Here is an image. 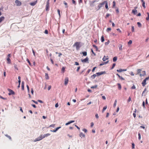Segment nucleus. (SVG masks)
Masks as SVG:
<instances>
[{"mask_svg": "<svg viewBox=\"0 0 149 149\" xmlns=\"http://www.w3.org/2000/svg\"><path fill=\"white\" fill-rule=\"evenodd\" d=\"M141 69H138L137 70V74H139V76L141 77L142 76H144L146 75V72L145 71H143L142 72V74H141Z\"/></svg>", "mask_w": 149, "mask_h": 149, "instance_id": "1", "label": "nucleus"}, {"mask_svg": "<svg viewBox=\"0 0 149 149\" xmlns=\"http://www.w3.org/2000/svg\"><path fill=\"white\" fill-rule=\"evenodd\" d=\"M80 42H76L74 44L73 46L74 47L76 46L77 50H79L81 47V45H80Z\"/></svg>", "mask_w": 149, "mask_h": 149, "instance_id": "2", "label": "nucleus"}, {"mask_svg": "<svg viewBox=\"0 0 149 149\" xmlns=\"http://www.w3.org/2000/svg\"><path fill=\"white\" fill-rule=\"evenodd\" d=\"M105 73L106 72L105 71L96 73V74H94V77H95L97 76H99L102 74H105Z\"/></svg>", "mask_w": 149, "mask_h": 149, "instance_id": "3", "label": "nucleus"}, {"mask_svg": "<svg viewBox=\"0 0 149 149\" xmlns=\"http://www.w3.org/2000/svg\"><path fill=\"white\" fill-rule=\"evenodd\" d=\"M8 90L9 92V93H8V95H14L15 94V92L9 88H8Z\"/></svg>", "mask_w": 149, "mask_h": 149, "instance_id": "4", "label": "nucleus"}, {"mask_svg": "<svg viewBox=\"0 0 149 149\" xmlns=\"http://www.w3.org/2000/svg\"><path fill=\"white\" fill-rule=\"evenodd\" d=\"M42 134H41L40 135V136L38 137V138H37L36 139H35L34 141V142H36L37 141H40L42 139H43V138L42 137Z\"/></svg>", "mask_w": 149, "mask_h": 149, "instance_id": "5", "label": "nucleus"}, {"mask_svg": "<svg viewBox=\"0 0 149 149\" xmlns=\"http://www.w3.org/2000/svg\"><path fill=\"white\" fill-rule=\"evenodd\" d=\"M15 3L17 6H20L22 5V3L18 0H16Z\"/></svg>", "mask_w": 149, "mask_h": 149, "instance_id": "6", "label": "nucleus"}, {"mask_svg": "<svg viewBox=\"0 0 149 149\" xmlns=\"http://www.w3.org/2000/svg\"><path fill=\"white\" fill-rule=\"evenodd\" d=\"M49 0H48L47 3V4H46V11H48V9H49Z\"/></svg>", "mask_w": 149, "mask_h": 149, "instance_id": "7", "label": "nucleus"}, {"mask_svg": "<svg viewBox=\"0 0 149 149\" xmlns=\"http://www.w3.org/2000/svg\"><path fill=\"white\" fill-rule=\"evenodd\" d=\"M106 3V1H105L102 3H101L99 4L98 7L99 8L101 7L103 5H104L105 3Z\"/></svg>", "mask_w": 149, "mask_h": 149, "instance_id": "8", "label": "nucleus"}, {"mask_svg": "<svg viewBox=\"0 0 149 149\" xmlns=\"http://www.w3.org/2000/svg\"><path fill=\"white\" fill-rule=\"evenodd\" d=\"M68 77H66L65 79V81H64V85L65 86H66L68 82Z\"/></svg>", "mask_w": 149, "mask_h": 149, "instance_id": "9", "label": "nucleus"}, {"mask_svg": "<svg viewBox=\"0 0 149 149\" xmlns=\"http://www.w3.org/2000/svg\"><path fill=\"white\" fill-rule=\"evenodd\" d=\"M88 60V57H86V58L84 59H81V61L83 63L86 62Z\"/></svg>", "mask_w": 149, "mask_h": 149, "instance_id": "10", "label": "nucleus"}, {"mask_svg": "<svg viewBox=\"0 0 149 149\" xmlns=\"http://www.w3.org/2000/svg\"><path fill=\"white\" fill-rule=\"evenodd\" d=\"M50 135V134H49V133H47L46 134H44V135H42V136L43 138H43H44L45 137H47V136H49V135Z\"/></svg>", "mask_w": 149, "mask_h": 149, "instance_id": "11", "label": "nucleus"}, {"mask_svg": "<svg viewBox=\"0 0 149 149\" xmlns=\"http://www.w3.org/2000/svg\"><path fill=\"white\" fill-rule=\"evenodd\" d=\"M146 80L144 79L142 81V84L143 86H144L146 84Z\"/></svg>", "mask_w": 149, "mask_h": 149, "instance_id": "12", "label": "nucleus"}, {"mask_svg": "<svg viewBox=\"0 0 149 149\" xmlns=\"http://www.w3.org/2000/svg\"><path fill=\"white\" fill-rule=\"evenodd\" d=\"M108 59V56H104L102 60L103 61H105L106 60Z\"/></svg>", "mask_w": 149, "mask_h": 149, "instance_id": "13", "label": "nucleus"}, {"mask_svg": "<svg viewBox=\"0 0 149 149\" xmlns=\"http://www.w3.org/2000/svg\"><path fill=\"white\" fill-rule=\"evenodd\" d=\"M74 120H71V121H70L69 122H68L67 123H66L65 124V125H67L72 123H74Z\"/></svg>", "mask_w": 149, "mask_h": 149, "instance_id": "14", "label": "nucleus"}, {"mask_svg": "<svg viewBox=\"0 0 149 149\" xmlns=\"http://www.w3.org/2000/svg\"><path fill=\"white\" fill-rule=\"evenodd\" d=\"M24 81H22V90H24Z\"/></svg>", "mask_w": 149, "mask_h": 149, "instance_id": "15", "label": "nucleus"}, {"mask_svg": "<svg viewBox=\"0 0 149 149\" xmlns=\"http://www.w3.org/2000/svg\"><path fill=\"white\" fill-rule=\"evenodd\" d=\"M37 1H36L34 2H31L30 3V5L32 6H34L36 3Z\"/></svg>", "mask_w": 149, "mask_h": 149, "instance_id": "16", "label": "nucleus"}, {"mask_svg": "<svg viewBox=\"0 0 149 149\" xmlns=\"http://www.w3.org/2000/svg\"><path fill=\"white\" fill-rule=\"evenodd\" d=\"M126 71V69H120L119 70H117V71L118 72H121L122 71Z\"/></svg>", "mask_w": 149, "mask_h": 149, "instance_id": "17", "label": "nucleus"}, {"mask_svg": "<svg viewBox=\"0 0 149 149\" xmlns=\"http://www.w3.org/2000/svg\"><path fill=\"white\" fill-rule=\"evenodd\" d=\"M132 13H133L134 15H136L137 13V10H132Z\"/></svg>", "mask_w": 149, "mask_h": 149, "instance_id": "18", "label": "nucleus"}, {"mask_svg": "<svg viewBox=\"0 0 149 149\" xmlns=\"http://www.w3.org/2000/svg\"><path fill=\"white\" fill-rule=\"evenodd\" d=\"M81 138L84 137L85 136V135L82 132H81L79 134Z\"/></svg>", "mask_w": 149, "mask_h": 149, "instance_id": "19", "label": "nucleus"}, {"mask_svg": "<svg viewBox=\"0 0 149 149\" xmlns=\"http://www.w3.org/2000/svg\"><path fill=\"white\" fill-rule=\"evenodd\" d=\"M61 128V127H56L55 130H53L54 132H56L58 129Z\"/></svg>", "mask_w": 149, "mask_h": 149, "instance_id": "20", "label": "nucleus"}, {"mask_svg": "<svg viewBox=\"0 0 149 149\" xmlns=\"http://www.w3.org/2000/svg\"><path fill=\"white\" fill-rule=\"evenodd\" d=\"M5 17L4 16H2L0 17V23H1L3 20H4Z\"/></svg>", "mask_w": 149, "mask_h": 149, "instance_id": "21", "label": "nucleus"}, {"mask_svg": "<svg viewBox=\"0 0 149 149\" xmlns=\"http://www.w3.org/2000/svg\"><path fill=\"white\" fill-rule=\"evenodd\" d=\"M141 1L142 2V6L144 8H145L146 7L145 5V2L144 1Z\"/></svg>", "mask_w": 149, "mask_h": 149, "instance_id": "22", "label": "nucleus"}, {"mask_svg": "<svg viewBox=\"0 0 149 149\" xmlns=\"http://www.w3.org/2000/svg\"><path fill=\"white\" fill-rule=\"evenodd\" d=\"M45 78L47 79H49V77L48 73H45Z\"/></svg>", "mask_w": 149, "mask_h": 149, "instance_id": "23", "label": "nucleus"}, {"mask_svg": "<svg viewBox=\"0 0 149 149\" xmlns=\"http://www.w3.org/2000/svg\"><path fill=\"white\" fill-rule=\"evenodd\" d=\"M82 54H83L84 56H86L87 55V53L86 52H83L82 53Z\"/></svg>", "mask_w": 149, "mask_h": 149, "instance_id": "24", "label": "nucleus"}, {"mask_svg": "<svg viewBox=\"0 0 149 149\" xmlns=\"http://www.w3.org/2000/svg\"><path fill=\"white\" fill-rule=\"evenodd\" d=\"M101 42H103L104 41V38L103 36H102L101 37Z\"/></svg>", "mask_w": 149, "mask_h": 149, "instance_id": "25", "label": "nucleus"}, {"mask_svg": "<svg viewBox=\"0 0 149 149\" xmlns=\"http://www.w3.org/2000/svg\"><path fill=\"white\" fill-rule=\"evenodd\" d=\"M117 85L118 86V88L119 90H120L121 88V85L119 83L117 84Z\"/></svg>", "mask_w": 149, "mask_h": 149, "instance_id": "26", "label": "nucleus"}, {"mask_svg": "<svg viewBox=\"0 0 149 149\" xmlns=\"http://www.w3.org/2000/svg\"><path fill=\"white\" fill-rule=\"evenodd\" d=\"M117 60V57L116 56H115L113 58V61L114 62H116Z\"/></svg>", "mask_w": 149, "mask_h": 149, "instance_id": "27", "label": "nucleus"}, {"mask_svg": "<svg viewBox=\"0 0 149 149\" xmlns=\"http://www.w3.org/2000/svg\"><path fill=\"white\" fill-rule=\"evenodd\" d=\"M94 48L95 49V50L96 51H98L99 52L100 51L99 50H98V48L96 46L94 45Z\"/></svg>", "mask_w": 149, "mask_h": 149, "instance_id": "28", "label": "nucleus"}, {"mask_svg": "<svg viewBox=\"0 0 149 149\" xmlns=\"http://www.w3.org/2000/svg\"><path fill=\"white\" fill-rule=\"evenodd\" d=\"M107 106H104L103 108V109H102V112H104V111H105V110L107 109Z\"/></svg>", "mask_w": 149, "mask_h": 149, "instance_id": "29", "label": "nucleus"}, {"mask_svg": "<svg viewBox=\"0 0 149 149\" xmlns=\"http://www.w3.org/2000/svg\"><path fill=\"white\" fill-rule=\"evenodd\" d=\"M5 136H6L7 137H8V138L10 140H11V137H10V136L8 135V134H5Z\"/></svg>", "mask_w": 149, "mask_h": 149, "instance_id": "30", "label": "nucleus"}, {"mask_svg": "<svg viewBox=\"0 0 149 149\" xmlns=\"http://www.w3.org/2000/svg\"><path fill=\"white\" fill-rule=\"evenodd\" d=\"M7 60L8 61V63H10V62H11V60H10V58H8L7 59Z\"/></svg>", "mask_w": 149, "mask_h": 149, "instance_id": "31", "label": "nucleus"}, {"mask_svg": "<svg viewBox=\"0 0 149 149\" xmlns=\"http://www.w3.org/2000/svg\"><path fill=\"white\" fill-rule=\"evenodd\" d=\"M108 62H109V61H108L107 62L104 63H101L100 65V66H102L104 64H106Z\"/></svg>", "mask_w": 149, "mask_h": 149, "instance_id": "32", "label": "nucleus"}, {"mask_svg": "<svg viewBox=\"0 0 149 149\" xmlns=\"http://www.w3.org/2000/svg\"><path fill=\"white\" fill-rule=\"evenodd\" d=\"M117 100H116L114 102V104H113V106L114 107H115L116 106V103H117Z\"/></svg>", "mask_w": 149, "mask_h": 149, "instance_id": "33", "label": "nucleus"}, {"mask_svg": "<svg viewBox=\"0 0 149 149\" xmlns=\"http://www.w3.org/2000/svg\"><path fill=\"white\" fill-rule=\"evenodd\" d=\"M119 48L120 50H122V45H120L119 46Z\"/></svg>", "mask_w": 149, "mask_h": 149, "instance_id": "34", "label": "nucleus"}, {"mask_svg": "<svg viewBox=\"0 0 149 149\" xmlns=\"http://www.w3.org/2000/svg\"><path fill=\"white\" fill-rule=\"evenodd\" d=\"M105 8L107 9H108V4L107 1H106V3H105Z\"/></svg>", "mask_w": 149, "mask_h": 149, "instance_id": "35", "label": "nucleus"}, {"mask_svg": "<svg viewBox=\"0 0 149 149\" xmlns=\"http://www.w3.org/2000/svg\"><path fill=\"white\" fill-rule=\"evenodd\" d=\"M63 3L65 4V7L66 8H67L68 7V6H67L68 4H67V3L66 2H65V1H63Z\"/></svg>", "mask_w": 149, "mask_h": 149, "instance_id": "36", "label": "nucleus"}, {"mask_svg": "<svg viewBox=\"0 0 149 149\" xmlns=\"http://www.w3.org/2000/svg\"><path fill=\"white\" fill-rule=\"evenodd\" d=\"M65 68L63 67L62 68V69H61V71H62L64 72L65 71Z\"/></svg>", "mask_w": 149, "mask_h": 149, "instance_id": "37", "label": "nucleus"}, {"mask_svg": "<svg viewBox=\"0 0 149 149\" xmlns=\"http://www.w3.org/2000/svg\"><path fill=\"white\" fill-rule=\"evenodd\" d=\"M111 30V29L110 28H107V32H109Z\"/></svg>", "mask_w": 149, "mask_h": 149, "instance_id": "38", "label": "nucleus"}, {"mask_svg": "<svg viewBox=\"0 0 149 149\" xmlns=\"http://www.w3.org/2000/svg\"><path fill=\"white\" fill-rule=\"evenodd\" d=\"M119 78L121 80H125V79L123 78L121 76H119Z\"/></svg>", "mask_w": 149, "mask_h": 149, "instance_id": "39", "label": "nucleus"}, {"mask_svg": "<svg viewBox=\"0 0 149 149\" xmlns=\"http://www.w3.org/2000/svg\"><path fill=\"white\" fill-rule=\"evenodd\" d=\"M137 24L139 27H141V25L140 22H138L137 23Z\"/></svg>", "mask_w": 149, "mask_h": 149, "instance_id": "40", "label": "nucleus"}, {"mask_svg": "<svg viewBox=\"0 0 149 149\" xmlns=\"http://www.w3.org/2000/svg\"><path fill=\"white\" fill-rule=\"evenodd\" d=\"M138 136H139V138H138L139 139V140H140L141 139V135L140 133H138Z\"/></svg>", "mask_w": 149, "mask_h": 149, "instance_id": "41", "label": "nucleus"}, {"mask_svg": "<svg viewBox=\"0 0 149 149\" xmlns=\"http://www.w3.org/2000/svg\"><path fill=\"white\" fill-rule=\"evenodd\" d=\"M142 105L143 107L144 108H146L145 106V102L144 101H143L142 103Z\"/></svg>", "mask_w": 149, "mask_h": 149, "instance_id": "42", "label": "nucleus"}, {"mask_svg": "<svg viewBox=\"0 0 149 149\" xmlns=\"http://www.w3.org/2000/svg\"><path fill=\"white\" fill-rule=\"evenodd\" d=\"M55 125L54 124H52L49 125V127H55Z\"/></svg>", "mask_w": 149, "mask_h": 149, "instance_id": "43", "label": "nucleus"}, {"mask_svg": "<svg viewBox=\"0 0 149 149\" xmlns=\"http://www.w3.org/2000/svg\"><path fill=\"white\" fill-rule=\"evenodd\" d=\"M132 40H130V41L128 42V45H130L132 44Z\"/></svg>", "mask_w": 149, "mask_h": 149, "instance_id": "44", "label": "nucleus"}, {"mask_svg": "<svg viewBox=\"0 0 149 149\" xmlns=\"http://www.w3.org/2000/svg\"><path fill=\"white\" fill-rule=\"evenodd\" d=\"M26 61L28 63H29V65H31V63L29 60L28 59H26Z\"/></svg>", "mask_w": 149, "mask_h": 149, "instance_id": "45", "label": "nucleus"}, {"mask_svg": "<svg viewBox=\"0 0 149 149\" xmlns=\"http://www.w3.org/2000/svg\"><path fill=\"white\" fill-rule=\"evenodd\" d=\"M26 87H27V88L28 91V92H29V86L28 85H26Z\"/></svg>", "mask_w": 149, "mask_h": 149, "instance_id": "46", "label": "nucleus"}, {"mask_svg": "<svg viewBox=\"0 0 149 149\" xmlns=\"http://www.w3.org/2000/svg\"><path fill=\"white\" fill-rule=\"evenodd\" d=\"M132 32L134 31V27L133 26H132Z\"/></svg>", "mask_w": 149, "mask_h": 149, "instance_id": "47", "label": "nucleus"}, {"mask_svg": "<svg viewBox=\"0 0 149 149\" xmlns=\"http://www.w3.org/2000/svg\"><path fill=\"white\" fill-rule=\"evenodd\" d=\"M132 149H133L134 148V143H132Z\"/></svg>", "mask_w": 149, "mask_h": 149, "instance_id": "48", "label": "nucleus"}, {"mask_svg": "<svg viewBox=\"0 0 149 149\" xmlns=\"http://www.w3.org/2000/svg\"><path fill=\"white\" fill-rule=\"evenodd\" d=\"M57 12L59 16H60V10L59 9L57 10Z\"/></svg>", "mask_w": 149, "mask_h": 149, "instance_id": "49", "label": "nucleus"}, {"mask_svg": "<svg viewBox=\"0 0 149 149\" xmlns=\"http://www.w3.org/2000/svg\"><path fill=\"white\" fill-rule=\"evenodd\" d=\"M31 92L32 94V95H33V94L34 91H33V88H32L31 89Z\"/></svg>", "mask_w": 149, "mask_h": 149, "instance_id": "50", "label": "nucleus"}, {"mask_svg": "<svg viewBox=\"0 0 149 149\" xmlns=\"http://www.w3.org/2000/svg\"><path fill=\"white\" fill-rule=\"evenodd\" d=\"M83 131H84L86 133L87 131V130L86 129H83Z\"/></svg>", "mask_w": 149, "mask_h": 149, "instance_id": "51", "label": "nucleus"}, {"mask_svg": "<svg viewBox=\"0 0 149 149\" xmlns=\"http://www.w3.org/2000/svg\"><path fill=\"white\" fill-rule=\"evenodd\" d=\"M115 65H116L115 63H113V65H112V67L111 68V69H113L114 67L115 66Z\"/></svg>", "mask_w": 149, "mask_h": 149, "instance_id": "52", "label": "nucleus"}, {"mask_svg": "<svg viewBox=\"0 0 149 149\" xmlns=\"http://www.w3.org/2000/svg\"><path fill=\"white\" fill-rule=\"evenodd\" d=\"M32 101L36 104H38V102L37 101H36L34 100H32Z\"/></svg>", "mask_w": 149, "mask_h": 149, "instance_id": "53", "label": "nucleus"}, {"mask_svg": "<svg viewBox=\"0 0 149 149\" xmlns=\"http://www.w3.org/2000/svg\"><path fill=\"white\" fill-rule=\"evenodd\" d=\"M14 68L15 69H16L17 70H18V68L17 67V65H14Z\"/></svg>", "mask_w": 149, "mask_h": 149, "instance_id": "54", "label": "nucleus"}, {"mask_svg": "<svg viewBox=\"0 0 149 149\" xmlns=\"http://www.w3.org/2000/svg\"><path fill=\"white\" fill-rule=\"evenodd\" d=\"M0 98L2 99L3 100H5L6 99V98L2 97V96H1L0 95Z\"/></svg>", "mask_w": 149, "mask_h": 149, "instance_id": "55", "label": "nucleus"}, {"mask_svg": "<svg viewBox=\"0 0 149 149\" xmlns=\"http://www.w3.org/2000/svg\"><path fill=\"white\" fill-rule=\"evenodd\" d=\"M72 3L73 4H76V1L74 0H72Z\"/></svg>", "mask_w": 149, "mask_h": 149, "instance_id": "56", "label": "nucleus"}, {"mask_svg": "<svg viewBox=\"0 0 149 149\" xmlns=\"http://www.w3.org/2000/svg\"><path fill=\"white\" fill-rule=\"evenodd\" d=\"M45 34H47L48 33V31L47 30H45Z\"/></svg>", "mask_w": 149, "mask_h": 149, "instance_id": "57", "label": "nucleus"}, {"mask_svg": "<svg viewBox=\"0 0 149 149\" xmlns=\"http://www.w3.org/2000/svg\"><path fill=\"white\" fill-rule=\"evenodd\" d=\"M131 100V98L130 97L128 100L127 102H130Z\"/></svg>", "mask_w": 149, "mask_h": 149, "instance_id": "58", "label": "nucleus"}, {"mask_svg": "<svg viewBox=\"0 0 149 149\" xmlns=\"http://www.w3.org/2000/svg\"><path fill=\"white\" fill-rule=\"evenodd\" d=\"M38 101L40 103H43V102L41 100H38Z\"/></svg>", "mask_w": 149, "mask_h": 149, "instance_id": "59", "label": "nucleus"}, {"mask_svg": "<svg viewBox=\"0 0 149 149\" xmlns=\"http://www.w3.org/2000/svg\"><path fill=\"white\" fill-rule=\"evenodd\" d=\"M116 30L118 31L120 33H121V31L120 29H116Z\"/></svg>", "mask_w": 149, "mask_h": 149, "instance_id": "60", "label": "nucleus"}, {"mask_svg": "<svg viewBox=\"0 0 149 149\" xmlns=\"http://www.w3.org/2000/svg\"><path fill=\"white\" fill-rule=\"evenodd\" d=\"M31 105L34 108H36V105L35 104H31Z\"/></svg>", "mask_w": 149, "mask_h": 149, "instance_id": "61", "label": "nucleus"}, {"mask_svg": "<svg viewBox=\"0 0 149 149\" xmlns=\"http://www.w3.org/2000/svg\"><path fill=\"white\" fill-rule=\"evenodd\" d=\"M109 40H108L107 42H106L105 43V44L106 45H108L109 44Z\"/></svg>", "mask_w": 149, "mask_h": 149, "instance_id": "62", "label": "nucleus"}, {"mask_svg": "<svg viewBox=\"0 0 149 149\" xmlns=\"http://www.w3.org/2000/svg\"><path fill=\"white\" fill-rule=\"evenodd\" d=\"M80 66H79L77 67V71L78 72L79 69H80Z\"/></svg>", "mask_w": 149, "mask_h": 149, "instance_id": "63", "label": "nucleus"}, {"mask_svg": "<svg viewBox=\"0 0 149 149\" xmlns=\"http://www.w3.org/2000/svg\"><path fill=\"white\" fill-rule=\"evenodd\" d=\"M58 103H56L55 105V107H56V108H57L58 107Z\"/></svg>", "mask_w": 149, "mask_h": 149, "instance_id": "64", "label": "nucleus"}]
</instances>
